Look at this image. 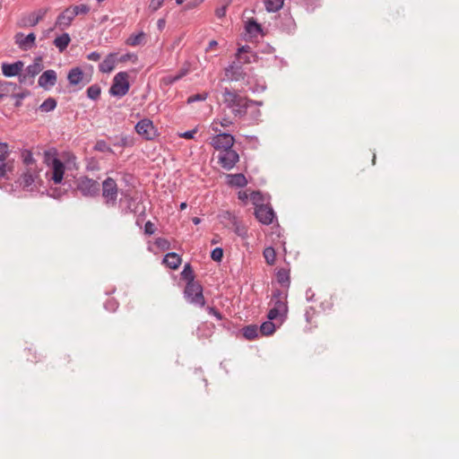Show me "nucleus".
<instances>
[{
    "label": "nucleus",
    "instance_id": "f257e3e1",
    "mask_svg": "<svg viewBox=\"0 0 459 459\" xmlns=\"http://www.w3.org/2000/svg\"><path fill=\"white\" fill-rule=\"evenodd\" d=\"M222 102L230 109L235 117H243L247 115L249 108V99L239 94L236 90L221 87Z\"/></svg>",
    "mask_w": 459,
    "mask_h": 459
},
{
    "label": "nucleus",
    "instance_id": "f03ea898",
    "mask_svg": "<svg viewBox=\"0 0 459 459\" xmlns=\"http://www.w3.org/2000/svg\"><path fill=\"white\" fill-rule=\"evenodd\" d=\"M287 297V293L282 292L279 289L273 290L271 299L273 307L267 314V318L269 320H276L280 318L281 322H283L287 318L289 311Z\"/></svg>",
    "mask_w": 459,
    "mask_h": 459
},
{
    "label": "nucleus",
    "instance_id": "7ed1b4c3",
    "mask_svg": "<svg viewBox=\"0 0 459 459\" xmlns=\"http://www.w3.org/2000/svg\"><path fill=\"white\" fill-rule=\"evenodd\" d=\"M203 291V286L198 281L187 284L184 289V299L195 307H204L206 301Z\"/></svg>",
    "mask_w": 459,
    "mask_h": 459
},
{
    "label": "nucleus",
    "instance_id": "20e7f679",
    "mask_svg": "<svg viewBox=\"0 0 459 459\" xmlns=\"http://www.w3.org/2000/svg\"><path fill=\"white\" fill-rule=\"evenodd\" d=\"M100 184L98 181L87 176H82L75 180V190L84 197L93 198L100 195Z\"/></svg>",
    "mask_w": 459,
    "mask_h": 459
},
{
    "label": "nucleus",
    "instance_id": "39448f33",
    "mask_svg": "<svg viewBox=\"0 0 459 459\" xmlns=\"http://www.w3.org/2000/svg\"><path fill=\"white\" fill-rule=\"evenodd\" d=\"M101 195L108 207H114L117 202L118 187L115 179L108 177L101 184Z\"/></svg>",
    "mask_w": 459,
    "mask_h": 459
},
{
    "label": "nucleus",
    "instance_id": "423d86ee",
    "mask_svg": "<svg viewBox=\"0 0 459 459\" xmlns=\"http://www.w3.org/2000/svg\"><path fill=\"white\" fill-rule=\"evenodd\" d=\"M44 161L52 169L50 178L55 184H60L64 178L65 169V164L48 151L44 153Z\"/></svg>",
    "mask_w": 459,
    "mask_h": 459
},
{
    "label": "nucleus",
    "instance_id": "0eeeda50",
    "mask_svg": "<svg viewBox=\"0 0 459 459\" xmlns=\"http://www.w3.org/2000/svg\"><path fill=\"white\" fill-rule=\"evenodd\" d=\"M130 84L128 82V74L126 72L117 73L113 79L109 93L115 97H124L129 91Z\"/></svg>",
    "mask_w": 459,
    "mask_h": 459
},
{
    "label": "nucleus",
    "instance_id": "6e6552de",
    "mask_svg": "<svg viewBox=\"0 0 459 459\" xmlns=\"http://www.w3.org/2000/svg\"><path fill=\"white\" fill-rule=\"evenodd\" d=\"M39 177V172L37 171V168L30 167L27 168L24 172L21 174L16 183L21 186L23 190L32 191L33 186L35 183V179Z\"/></svg>",
    "mask_w": 459,
    "mask_h": 459
},
{
    "label": "nucleus",
    "instance_id": "1a4fd4ad",
    "mask_svg": "<svg viewBox=\"0 0 459 459\" xmlns=\"http://www.w3.org/2000/svg\"><path fill=\"white\" fill-rule=\"evenodd\" d=\"M218 160L219 163L224 169L230 170L239 160V155L231 147L228 150H222V152L218 155Z\"/></svg>",
    "mask_w": 459,
    "mask_h": 459
},
{
    "label": "nucleus",
    "instance_id": "9d476101",
    "mask_svg": "<svg viewBox=\"0 0 459 459\" xmlns=\"http://www.w3.org/2000/svg\"><path fill=\"white\" fill-rule=\"evenodd\" d=\"M235 139L234 136L229 133H221L214 135L211 140L212 146L217 150L222 152V150H228L233 147Z\"/></svg>",
    "mask_w": 459,
    "mask_h": 459
},
{
    "label": "nucleus",
    "instance_id": "9b49d317",
    "mask_svg": "<svg viewBox=\"0 0 459 459\" xmlns=\"http://www.w3.org/2000/svg\"><path fill=\"white\" fill-rule=\"evenodd\" d=\"M135 132L145 140H152L156 134L152 121L148 118L140 120L134 126Z\"/></svg>",
    "mask_w": 459,
    "mask_h": 459
},
{
    "label": "nucleus",
    "instance_id": "f8f14e48",
    "mask_svg": "<svg viewBox=\"0 0 459 459\" xmlns=\"http://www.w3.org/2000/svg\"><path fill=\"white\" fill-rule=\"evenodd\" d=\"M255 216L262 224L269 225L275 218V213L270 205L260 206L255 209Z\"/></svg>",
    "mask_w": 459,
    "mask_h": 459
},
{
    "label": "nucleus",
    "instance_id": "ddd939ff",
    "mask_svg": "<svg viewBox=\"0 0 459 459\" xmlns=\"http://www.w3.org/2000/svg\"><path fill=\"white\" fill-rule=\"evenodd\" d=\"M221 216H222V218L227 219V220L231 221L234 232L238 237H240L243 239L247 238V236H248L247 235V229L246 228L245 225L241 224L238 221L237 217L234 214H232L230 212H223V214Z\"/></svg>",
    "mask_w": 459,
    "mask_h": 459
},
{
    "label": "nucleus",
    "instance_id": "4468645a",
    "mask_svg": "<svg viewBox=\"0 0 459 459\" xmlns=\"http://www.w3.org/2000/svg\"><path fill=\"white\" fill-rule=\"evenodd\" d=\"M56 82V73L54 70H47L45 71L38 80L39 86L48 90L53 87Z\"/></svg>",
    "mask_w": 459,
    "mask_h": 459
},
{
    "label": "nucleus",
    "instance_id": "2eb2a0df",
    "mask_svg": "<svg viewBox=\"0 0 459 459\" xmlns=\"http://www.w3.org/2000/svg\"><path fill=\"white\" fill-rule=\"evenodd\" d=\"M36 36L33 32L24 36L23 33L18 32L15 35V43L23 50L30 49L35 45Z\"/></svg>",
    "mask_w": 459,
    "mask_h": 459
},
{
    "label": "nucleus",
    "instance_id": "dca6fc26",
    "mask_svg": "<svg viewBox=\"0 0 459 459\" xmlns=\"http://www.w3.org/2000/svg\"><path fill=\"white\" fill-rule=\"evenodd\" d=\"M48 10L47 9H39L38 11L30 13L27 17H24L22 20L21 26H36L43 18L45 17Z\"/></svg>",
    "mask_w": 459,
    "mask_h": 459
},
{
    "label": "nucleus",
    "instance_id": "f3484780",
    "mask_svg": "<svg viewBox=\"0 0 459 459\" xmlns=\"http://www.w3.org/2000/svg\"><path fill=\"white\" fill-rule=\"evenodd\" d=\"M24 64L22 61H16L13 64L3 63L1 65L2 73L5 77H13L22 71Z\"/></svg>",
    "mask_w": 459,
    "mask_h": 459
},
{
    "label": "nucleus",
    "instance_id": "a211bd4d",
    "mask_svg": "<svg viewBox=\"0 0 459 459\" xmlns=\"http://www.w3.org/2000/svg\"><path fill=\"white\" fill-rule=\"evenodd\" d=\"M74 19V13L69 6L56 17V26L59 27L61 30L66 29L71 25Z\"/></svg>",
    "mask_w": 459,
    "mask_h": 459
},
{
    "label": "nucleus",
    "instance_id": "6ab92c4d",
    "mask_svg": "<svg viewBox=\"0 0 459 459\" xmlns=\"http://www.w3.org/2000/svg\"><path fill=\"white\" fill-rule=\"evenodd\" d=\"M43 69L42 57H35L33 63L28 65L25 72L29 74V85H32L34 82V77L39 74Z\"/></svg>",
    "mask_w": 459,
    "mask_h": 459
},
{
    "label": "nucleus",
    "instance_id": "aec40b11",
    "mask_svg": "<svg viewBox=\"0 0 459 459\" xmlns=\"http://www.w3.org/2000/svg\"><path fill=\"white\" fill-rule=\"evenodd\" d=\"M225 76L229 81L238 82L244 79V73L242 67L236 64L230 65L225 69Z\"/></svg>",
    "mask_w": 459,
    "mask_h": 459
},
{
    "label": "nucleus",
    "instance_id": "412c9836",
    "mask_svg": "<svg viewBox=\"0 0 459 459\" xmlns=\"http://www.w3.org/2000/svg\"><path fill=\"white\" fill-rule=\"evenodd\" d=\"M227 183L231 186L244 187L247 184L246 177L241 174H229L227 176Z\"/></svg>",
    "mask_w": 459,
    "mask_h": 459
},
{
    "label": "nucleus",
    "instance_id": "4be33fe9",
    "mask_svg": "<svg viewBox=\"0 0 459 459\" xmlns=\"http://www.w3.org/2000/svg\"><path fill=\"white\" fill-rule=\"evenodd\" d=\"M115 65H116V54H109L99 65V69L102 73H110L115 68Z\"/></svg>",
    "mask_w": 459,
    "mask_h": 459
},
{
    "label": "nucleus",
    "instance_id": "5701e85b",
    "mask_svg": "<svg viewBox=\"0 0 459 459\" xmlns=\"http://www.w3.org/2000/svg\"><path fill=\"white\" fill-rule=\"evenodd\" d=\"M82 79L83 72L78 66L73 67L67 74V80L71 85H78L82 81Z\"/></svg>",
    "mask_w": 459,
    "mask_h": 459
},
{
    "label": "nucleus",
    "instance_id": "b1692460",
    "mask_svg": "<svg viewBox=\"0 0 459 459\" xmlns=\"http://www.w3.org/2000/svg\"><path fill=\"white\" fill-rule=\"evenodd\" d=\"M71 41L70 35L67 32H64L60 36L56 37L54 39V45L56 48H58L59 52H64L68 47Z\"/></svg>",
    "mask_w": 459,
    "mask_h": 459
},
{
    "label": "nucleus",
    "instance_id": "393cba45",
    "mask_svg": "<svg viewBox=\"0 0 459 459\" xmlns=\"http://www.w3.org/2000/svg\"><path fill=\"white\" fill-rule=\"evenodd\" d=\"M180 280L186 282V285L195 282V273L189 263L185 264L183 271L180 273Z\"/></svg>",
    "mask_w": 459,
    "mask_h": 459
},
{
    "label": "nucleus",
    "instance_id": "a878e982",
    "mask_svg": "<svg viewBox=\"0 0 459 459\" xmlns=\"http://www.w3.org/2000/svg\"><path fill=\"white\" fill-rule=\"evenodd\" d=\"M278 282L285 288H289L290 284V271L284 268H281L276 273Z\"/></svg>",
    "mask_w": 459,
    "mask_h": 459
},
{
    "label": "nucleus",
    "instance_id": "bb28decb",
    "mask_svg": "<svg viewBox=\"0 0 459 459\" xmlns=\"http://www.w3.org/2000/svg\"><path fill=\"white\" fill-rule=\"evenodd\" d=\"M169 247L170 243L168 239L164 238H157L153 243V247H150L149 249L156 252V250L154 249L156 248L157 251L163 252L169 250Z\"/></svg>",
    "mask_w": 459,
    "mask_h": 459
},
{
    "label": "nucleus",
    "instance_id": "cd10ccee",
    "mask_svg": "<svg viewBox=\"0 0 459 459\" xmlns=\"http://www.w3.org/2000/svg\"><path fill=\"white\" fill-rule=\"evenodd\" d=\"M242 332L247 340H254L258 336L259 328L255 325H249L245 326Z\"/></svg>",
    "mask_w": 459,
    "mask_h": 459
},
{
    "label": "nucleus",
    "instance_id": "c85d7f7f",
    "mask_svg": "<svg viewBox=\"0 0 459 459\" xmlns=\"http://www.w3.org/2000/svg\"><path fill=\"white\" fill-rule=\"evenodd\" d=\"M14 171V161L7 160L0 164V178H9L8 174H13Z\"/></svg>",
    "mask_w": 459,
    "mask_h": 459
},
{
    "label": "nucleus",
    "instance_id": "c756f323",
    "mask_svg": "<svg viewBox=\"0 0 459 459\" xmlns=\"http://www.w3.org/2000/svg\"><path fill=\"white\" fill-rule=\"evenodd\" d=\"M284 0H264L265 9L269 13L279 11L283 5Z\"/></svg>",
    "mask_w": 459,
    "mask_h": 459
},
{
    "label": "nucleus",
    "instance_id": "7c9ffc66",
    "mask_svg": "<svg viewBox=\"0 0 459 459\" xmlns=\"http://www.w3.org/2000/svg\"><path fill=\"white\" fill-rule=\"evenodd\" d=\"M275 324L273 323V320H269L268 321H265L264 322L260 327H259V333L262 334V335H265V336H268V335H271L273 334L274 332H275Z\"/></svg>",
    "mask_w": 459,
    "mask_h": 459
},
{
    "label": "nucleus",
    "instance_id": "2f4dec72",
    "mask_svg": "<svg viewBox=\"0 0 459 459\" xmlns=\"http://www.w3.org/2000/svg\"><path fill=\"white\" fill-rule=\"evenodd\" d=\"M17 87L18 86L16 83H13L11 82H5V81L0 82V100L4 99L5 96H7L8 93L10 92L11 89L16 90Z\"/></svg>",
    "mask_w": 459,
    "mask_h": 459
},
{
    "label": "nucleus",
    "instance_id": "473e14b6",
    "mask_svg": "<svg viewBox=\"0 0 459 459\" xmlns=\"http://www.w3.org/2000/svg\"><path fill=\"white\" fill-rule=\"evenodd\" d=\"M246 30L252 36H256L262 31L261 25L254 20H250L246 24Z\"/></svg>",
    "mask_w": 459,
    "mask_h": 459
},
{
    "label": "nucleus",
    "instance_id": "72a5a7b5",
    "mask_svg": "<svg viewBox=\"0 0 459 459\" xmlns=\"http://www.w3.org/2000/svg\"><path fill=\"white\" fill-rule=\"evenodd\" d=\"M250 199L255 208H259L260 206H268V204H264V196L259 191L252 192L250 195Z\"/></svg>",
    "mask_w": 459,
    "mask_h": 459
},
{
    "label": "nucleus",
    "instance_id": "f704fd0d",
    "mask_svg": "<svg viewBox=\"0 0 459 459\" xmlns=\"http://www.w3.org/2000/svg\"><path fill=\"white\" fill-rule=\"evenodd\" d=\"M144 39H145V34L143 32L133 34L126 39V44L129 46L135 47V46L141 45L143 43V41L144 40Z\"/></svg>",
    "mask_w": 459,
    "mask_h": 459
},
{
    "label": "nucleus",
    "instance_id": "c9c22d12",
    "mask_svg": "<svg viewBox=\"0 0 459 459\" xmlns=\"http://www.w3.org/2000/svg\"><path fill=\"white\" fill-rule=\"evenodd\" d=\"M22 162L27 166V168L34 167L36 168L35 160L30 151L23 150L21 154Z\"/></svg>",
    "mask_w": 459,
    "mask_h": 459
},
{
    "label": "nucleus",
    "instance_id": "e433bc0d",
    "mask_svg": "<svg viewBox=\"0 0 459 459\" xmlns=\"http://www.w3.org/2000/svg\"><path fill=\"white\" fill-rule=\"evenodd\" d=\"M265 262L269 265H273L275 263L276 253L273 247H267L263 252Z\"/></svg>",
    "mask_w": 459,
    "mask_h": 459
},
{
    "label": "nucleus",
    "instance_id": "4c0bfd02",
    "mask_svg": "<svg viewBox=\"0 0 459 459\" xmlns=\"http://www.w3.org/2000/svg\"><path fill=\"white\" fill-rule=\"evenodd\" d=\"M56 100L54 98H48L45 100L42 104L39 106V109L42 112H49L56 108Z\"/></svg>",
    "mask_w": 459,
    "mask_h": 459
},
{
    "label": "nucleus",
    "instance_id": "58836bf2",
    "mask_svg": "<svg viewBox=\"0 0 459 459\" xmlns=\"http://www.w3.org/2000/svg\"><path fill=\"white\" fill-rule=\"evenodd\" d=\"M101 89L99 84H92L87 89V97L92 100H96L100 98Z\"/></svg>",
    "mask_w": 459,
    "mask_h": 459
},
{
    "label": "nucleus",
    "instance_id": "ea45409f",
    "mask_svg": "<svg viewBox=\"0 0 459 459\" xmlns=\"http://www.w3.org/2000/svg\"><path fill=\"white\" fill-rule=\"evenodd\" d=\"M74 17L80 14H87L90 12V7L87 4L71 5Z\"/></svg>",
    "mask_w": 459,
    "mask_h": 459
},
{
    "label": "nucleus",
    "instance_id": "a19ab883",
    "mask_svg": "<svg viewBox=\"0 0 459 459\" xmlns=\"http://www.w3.org/2000/svg\"><path fill=\"white\" fill-rule=\"evenodd\" d=\"M30 94V91H24L22 92H19V93H14L12 95V97L13 99H15V103H14V106L15 107H21L22 106V100L26 98L27 96H29Z\"/></svg>",
    "mask_w": 459,
    "mask_h": 459
},
{
    "label": "nucleus",
    "instance_id": "79ce46f5",
    "mask_svg": "<svg viewBox=\"0 0 459 459\" xmlns=\"http://www.w3.org/2000/svg\"><path fill=\"white\" fill-rule=\"evenodd\" d=\"M190 71V64L185 63L183 66L181 67L178 74H174V82L181 78H183L185 75H186Z\"/></svg>",
    "mask_w": 459,
    "mask_h": 459
},
{
    "label": "nucleus",
    "instance_id": "37998d69",
    "mask_svg": "<svg viewBox=\"0 0 459 459\" xmlns=\"http://www.w3.org/2000/svg\"><path fill=\"white\" fill-rule=\"evenodd\" d=\"M207 97H208V93H206V92L195 94V95L188 97L186 102L188 104H190V103H193L195 101H204L207 99Z\"/></svg>",
    "mask_w": 459,
    "mask_h": 459
},
{
    "label": "nucleus",
    "instance_id": "c03bdc74",
    "mask_svg": "<svg viewBox=\"0 0 459 459\" xmlns=\"http://www.w3.org/2000/svg\"><path fill=\"white\" fill-rule=\"evenodd\" d=\"M133 144H134L133 138L128 137V136H121L118 139V142L116 143V145H118L120 147L132 146Z\"/></svg>",
    "mask_w": 459,
    "mask_h": 459
},
{
    "label": "nucleus",
    "instance_id": "a18cd8bd",
    "mask_svg": "<svg viewBox=\"0 0 459 459\" xmlns=\"http://www.w3.org/2000/svg\"><path fill=\"white\" fill-rule=\"evenodd\" d=\"M223 256V249L221 247H215L212 253L211 257L215 262H221Z\"/></svg>",
    "mask_w": 459,
    "mask_h": 459
},
{
    "label": "nucleus",
    "instance_id": "49530a36",
    "mask_svg": "<svg viewBox=\"0 0 459 459\" xmlns=\"http://www.w3.org/2000/svg\"><path fill=\"white\" fill-rule=\"evenodd\" d=\"M247 114H249L250 119L253 122H257L261 117V110L258 108H248Z\"/></svg>",
    "mask_w": 459,
    "mask_h": 459
},
{
    "label": "nucleus",
    "instance_id": "de8ad7c7",
    "mask_svg": "<svg viewBox=\"0 0 459 459\" xmlns=\"http://www.w3.org/2000/svg\"><path fill=\"white\" fill-rule=\"evenodd\" d=\"M307 11L313 12L316 8L321 5L320 0H304Z\"/></svg>",
    "mask_w": 459,
    "mask_h": 459
},
{
    "label": "nucleus",
    "instance_id": "09e8293b",
    "mask_svg": "<svg viewBox=\"0 0 459 459\" xmlns=\"http://www.w3.org/2000/svg\"><path fill=\"white\" fill-rule=\"evenodd\" d=\"M9 153V145L6 143H0V161L5 160Z\"/></svg>",
    "mask_w": 459,
    "mask_h": 459
},
{
    "label": "nucleus",
    "instance_id": "8fccbe9b",
    "mask_svg": "<svg viewBox=\"0 0 459 459\" xmlns=\"http://www.w3.org/2000/svg\"><path fill=\"white\" fill-rule=\"evenodd\" d=\"M165 0H152L149 4V9L152 12H156L159 8H160Z\"/></svg>",
    "mask_w": 459,
    "mask_h": 459
},
{
    "label": "nucleus",
    "instance_id": "3c124183",
    "mask_svg": "<svg viewBox=\"0 0 459 459\" xmlns=\"http://www.w3.org/2000/svg\"><path fill=\"white\" fill-rule=\"evenodd\" d=\"M206 311L210 316H214L217 320H222V315L213 307H207Z\"/></svg>",
    "mask_w": 459,
    "mask_h": 459
},
{
    "label": "nucleus",
    "instance_id": "603ef678",
    "mask_svg": "<svg viewBox=\"0 0 459 459\" xmlns=\"http://www.w3.org/2000/svg\"><path fill=\"white\" fill-rule=\"evenodd\" d=\"M197 132V128H194L192 130L186 131L184 133H178V135L182 138L186 139H192L194 138V135Z\"/></svg>",
    "mask_w": 459,
    "mask_h": 459
},
{
    "label": "nucleus",
    "instance_id": "864d4df0",
    "mask_svg": "<svg viewBox=\"0 0 459 459\" xmlns=\"http://www.w3.org/2000/svg\"><path fill=\"white\" fill-rule=\"evenodd\" d=\"M95 150L100 152L110 151V148L108 146L105 141H98L95 145Z\"/></svg>",
    "mask_w": 459,
    "mask_h": 459
},
{
    "label": "nucleus",
    "instance_id": "5fc2aeb1",
    "mask_svg": "<svg viewBox=\"0 0 459 459\" xmlns=\"http://www.w3.org/2000/svg\"><path fill=\"white\" fill-rule=\"evenodd\" d=\"M155 231V226L150 221H147L144 225V233L147 235H152Z\"/></svg>",
    "mask_w": 459,
    "mask_h": 459
},
{
    "label": "nucleus",
    "instance_id": "6e6d98bb",
    "mask_svg": "<svg viewBox=\"0 0 459 459\" xmlns=\"http://www.w3.org/2000/svg\"><path fill=\"white\" fill-rule=\"evenodd\" d=\"M169 258H172V252H169L165 255V256L162 259V264L172 269V262L169 261Z\"/></svg>",
    "mask_w": 459,
    "mask_h": 459
},
{
    "label": "nucleus",
    "instance_id": "4d7b16f0",
    "mask_svg": "<svg viewBox=\"0 0 459 459\" xmlns=\"http://www.w3.org/2000/svg\"><path fill=\"white\" fill-rule=\"evenodd\" d=\"M20 83L28 84L29 85V74L24 72H20L18 74Z\"/></svg>",
    "mask_w": 459,
    "mask_h": 459
},
{
    "label": "nucleus",
    "instance_id": "13d9d810",
    "mask_svg": "<svg viewBox=\"0 0 459 459\" xmlns=\"http://www.w3.org/2000/svg\"><path fill=\"white\" fill-rule=\"evenodd\" d=\"M266 89V86L264 84H256L255 86L250 87V91L254 93L255 92H263Z\"/></svg>",
    "mask_w": 459,
    "mask_h": 459
},
{
    "label": "nucleus",
    "instance_id": "bf43d9fd",
    "mask_svg": "<svg viewBox=\"0 0 459 459\" xmlns=\"http://www.w3.org/2000/svg\"><path fill=\"white\" fill-rule=\"evenodd\" d=\"M87 59L91 61H99L100 59V54L96 51L91 52L88 54Z\"/></svg>",
    "mask_w": 459,
    "mask_h": 459
},
{
    "label": "nucleus",
    "instance_id": "052dcab7",
    "mask_svg": "<svg viewBox=\"0 0 459 459\" xmlns=\"http://www.w3.org/2000/svg\"><path fill=\"white\" fill-rule=\"evenodd\" d=\"M181 264H182L181 256L174 252V271L177 270Z\"/></svg>",
    "mask_w": 459,
    "mask_h": 459
},
{
    "label": "nucleus",
    "instance_id": "680f3d73",
    "mask_svg": "<svg viewBox=\"0 0 459 459\" xmlns=\"http://www.w3.org/2000/svg\"><path fill=\"white\" fill-rule=\"evenodd\" d=\"M314 313H315V309H314V307H309L306 310L305 317H306L307 322H308V323L310 322L311 317H312V316L314 315Z\"/></svg>",
    "mask_w": 459,
    "mask_h": 459
},
{
    "label": "nucleus",
    "instance_id": "e2e57ef3",
    "mask_svg": "<svg viewBox=\"0 0 459 459\" xmlns=\"http://www.w3.org/2000/svg\"><path fill=\"white\" fill-rule=\"evenodd\" d=\"M105 307H106L107 309H109V310L114 311V310L117 307V304L115 301L108 300V301L105 304Z\"/></svg>",
    "mask_w": 459,
    "mask_h": 459
},
{
    "label": "nucleus",
    "instance_id": "0e129e2a",
    "mask_svg": "<svg viewBox=\"0 0 459 459\" xmlns=\"http://www.w3.org/2000/svg\"><path fill=\"white\" fill-rule=\"evenodd\" d=\"M287 22L289 25L288 33H292L295 30V24L291 18L287 19Z\"/></svg>",
    "mask_w": 459,
    "mask_h": 459
},
{
    "label": "nucleus",
    "instance_id": "69168bd1",
    "mask_svg": "<svg viewBox=\"0 0 459 459\" xmlns=\"http://www.w3.org/2000/svg\"><path fill=\"white\" fill-rule=\"evenodd\" d=\"M219 123L223 127L230 126L232 124L231 120L230 118H226V117L220 120Z\"/></svg>",
    "mask_w": 459,
    "mask_h": 459
},
{
    "label": "nucleus",
    "instance_id": "338daca9",
    "mask_svg": "<svg viewBox=\"0 0 459 459\" xmlns=\"http://www.w3.org/2000/svg\"><path fill=\"white\" fill-rule=\"evenodd\" d=\"M166 21L164 18L159 19L157 22V27L159 30H162L165 28Z\"/></svg>",
    "mask_w": 459,
    "mask_h": 459
},
{
    "label": "nucleus",
    "instance_id": "774afa93",
    "mask_svg": "<svg viewBox=\"0 0 459 459\" xmlns=\"http://www.w3.org/2000/svg\"><path fill=\"white\" fill-rule=\"evenodd\" d=\"M238 199H240L243 202H247L248 199V195L246 191H239L238 192Z\"/></svg>",
    "mask_w": 459,
    "mask_h": 459
}]
</instances>
